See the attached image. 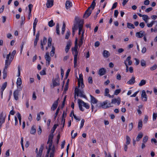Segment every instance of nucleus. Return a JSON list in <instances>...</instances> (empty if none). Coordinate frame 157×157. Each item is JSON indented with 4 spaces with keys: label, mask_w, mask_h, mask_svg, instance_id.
<instances>
[{
    "label": "nucleus",
    "mask_w": 157,
    "mask_h": 157,
    "mask_svg": "<svg viewBox=\"0 0 157 157\" xmlns=\"http://www.w3.org/2000/svg\"><path fill=\"white\" fill-rule=\"evenodd\" d=\"M97 106L104 109H106L108 107H112L111 105V103L108 100H106L102 102L98 103L97 104Z\"/></svg>",
    "instance_id": "nucleus-1"
},
{
    "label": "nucleus",
    "mask_w": 157,
    "mask_h": 157,
    "mask_svg": "<svg viewBox=\"0 0 157 157\" xmlns=\"http://www.w3.org/2000/svg\"><path fill=\"white\" fill-rule=\"evenodd\" d=\"M75 93L77 96H79L81 98H86V96L84 94V92L83 90H80L77 87H75Z\"/></svg>",
    "instance_id": "nucleus-2"
},
{
    "label": "nucleus",
    "mask_w": 157,
    "mask_h": 157,
    "mask_svg": "<svg viewBox=\"0 0 157 157\" xmlns=\"http://www.w3.org/2000/svg\"><path fill=\"white\" fill-rule=\"evenodd\" d=\"M92 7L90 6L89 7L87 10L85 11V13L83 16V17L85 18H86L91 14L92 10Z\"/></svg>",
    "instance_id": "nucleus-3"
},
{
    "label": "nucleus",
    "mask_w": 157,
    "mask_h": 157,
    "mask_svg": "<svg viewBox=\"0 0 157 157\" xmlns=\"http://www.w3.org/2000/svg\"><path fill=\"white\" fill-rule=\"evenodd\" d=\"M81 84V88H83L84 87V85L83 83V76L82 74H80L79 75V79L78 80V86L79 87L80 86Z\"/></svg>",
    "instance_id": "nucleus-4"
},
{
    "label": "nucleus",
    "mask_w": 157,
    "mask_h": 157,
    "mask_svg": "<svg viewBox=\"0 0 157 157\" xmlns=\"http://www.w3.org/2000/svg\"><path fill=\"white\" fill-rule=\"evenodd\" d=\"M45 58L46 60V65L48 66L50 65V62L51 60V58L49 56V53L48 52L46 53L45 55Z\"/></svg>",
    "instance_id": "nucleus-5"
},
{
    "label": "nucleus",
    "mask_w": 157,
    "mask_h": 157,
    "mask_svg": "<svg viewBox=\"0 0 157 157\" xmlns=\"http://www.w3.org/2000/svg\"><path fill=\"white\" fill-rule=\"evenodd\" d=\"M145 34V32L143 30H141L136 32V36L138 38H141L144 36Z\"/></svg>",
    "instance_id": "nucleus-6"
},
{
    "label": "nucleus",
    "mask_w": 157,
    "mask_h": 157,
    "mask_svg": "<svg viewBox=\"0 0 157 157\" xmlns=\"http://www.w3.org/2000/svg\"><path fill=\"white\" fill-rule=\"evenodd\" d=\"M83 22L82 21H80L78 25L79 31L78 35H80L81 34V32H84L82 30V28L83 26Z\"/></svg>",
    "instance_id": "nucleus-7"
},
{
    "label": "nucleus",
    "mask_w": 157,
    "mask_h": 157,
    "mask_svg": "<svg viewBox=\"0 0 157 157\" xmlns=\"http://www.w3.org/2000/svg\"><path fill=\"white\" fill-rule=\"evenodd\" d=\"M78 39L77 38H76L75 40V46L73 48H72V51L73 52H74L75 54H78V52L77 51V47H78Z\"/></svg>",
    "instance_id": "nucleus-8"
},
{
    "label": "nucleus",
    "mask_w": 157,
    "mask_h": 157,
    "mask_svg": "<svg viewBox=\"0 0 157 157\" xmlns=\"http://www.w3.org/2000/svg\"><path fill=\"white\" fill-rule=\"evenodd\" d=\"M7 85L6 82H4L2 85V86L0 89V94L1 96V98L2 99L3 98V92L5 89L6 88Z\"/></svg>",
    "instance_id": "nucleus-9"
},
{
    "label": "nucleus",
    "mask_w": 157,
    "mask_h": 157,
    "mask_svg": "<svg viewBox=\"0 0 157 157\" xmlns=\"http://www.w3.org/2000/svg\"><path fill=\"white\" fill-rule=\"evenodd\" d=\"M12 60V59H10V60H6L5 66L4 69L7 70V68L9 66Z\"/></svg>",
    "instance_id": "nucleus-10"
},
{
    "label": "nucleus",
    "mask_w": 157,
    "mask_h": 157,
    "mask_svg": "<svg viewBox=\"0 0 157 157\" xmlns=\"http://www.w3.org/2000/svg\"><path fill=\"white\" fill-rule=\"evenodd\" d=\"M54 0H47L46 4L47 8H49L52 6L53 5Z\"/></svg>",
    "instance_id": "nucleus-11"
},
{
    "label": "nucleus",
    "mask_w": 157,
    "mask_h": 157,
    "mask_svg": "<svg viewBox=\"0 0 157 157\" xmlns=\"http://www.w3.org/2000/svg\"><path fill=\"white\" fill-rule=\"evenodd\" d=\"M141 98L142 99L144 98L143 100L144 101H146L147 100V96L146 94L145 91L144 90H143L142 91Z\"/></svg>",
    "instance_id": "nucleus-12"
},
{
    "label": "nucleus",
    "mask_w": 157,
    "mask_h": 157,
    "mask_svg": "<svg viewBox=\"0 0 157 157\" xmlns=\"http://www.w3.org/2000/svg\"><path fill=\"white\" fill-rule=\"evenodd\" d=\"M72 6V3L69 0H67L65 3V8L68 10Z\"/></svg>",
    "instance_id": "nucleus-13"
},
{
    "label": "nucleus",
    "mask_w": 157,
    "mask_h": 157,
    "mask_svg": "<svg viewBox=\"0 0 157 157\" xmlns=\"http://www.w3.org/2000/svg\"><path fill=\"white\" fill-rule=\"evenodd\" d=\"M71 45V43L70 41H67L65 51L66 53H67L70 48Z\"/></svg>",
    "instance_id": "nucleus-14"
},
{
    "label": "nucleus",
    "mask_w": 157,
    "mask_h": 157,
    "mask_svg": "<svg viewBox=\"0 0 157 157\" xmlns=\"http://www.w3.org/2000/svg\"><path fill=\"white\" fill-rule=\"evenodd\" d=\"M78 101H79V102L81 103L82 105L85 107L87 109H89L90 108V105L88 103L85 102L84 101H82V100L78 99Z\"/></svg>",
    "instance_id": "nucleus-15"
},
{
    "label": "nucleus",
    "mask_w": 157,
    "mask_h": 157,
    "mask_svg": "<svg viewBox=\"0 0 157 157\" xmlns=\"http://www.w3.org/2000/svg\"><path fill=\"white\" fill-rule=\"evenodd\" d=\"M59 99L58 98L56 101H55L53 104L52 106L51 107V109L52 110H54L57 107L58 103V101Z\"/></svg>",
    "instance_id": "nucleus-16"
},
{
    "label": "nucleus",
    "mask_w": 157,
    "mask_h": 157,
    "mask_svg": "<svg viewBox=\"0 0 157 157\" xmlns=\"http://www.w3.org/2000/svg\"><path fill=\"white\" fill-rule=\"evenodd\" d=\"M106 70L104 68L100 69L98 71V74L100 76H102L105 74Z\"/></svg>",
    "instance_id": "nucleus-17"
},
{
    "label": "nucleus",
    "mask_w": 157,
    "mask_h": 157,
    "mask_svg": "<svg viewBox=\"0 0 157 157\" xmlns=\"http://www.w3.org/2000/svg\"><path fill=\"white\" fill-rule=\"evenodd\" d=\"M121 102V100L120 98H114L112 99L111 103L113 104H115L117 103L118 105H119Z\"/></svg>",
    "instance_id": "nucleus-18"
},
{
    "label": "nucleus",
    "mask_w": 157,
    "mask_h": 157,
    "mask_svg": "<svg viewBox=\"0 0 157 157\" xmlns=\"http://www.w3.org/2000/svg\"><path fill=\"white\" fill-rule=\"evenodd\" d=\"M72 54L74 55V67H75L77 66V56L78 54H75L74 52H72Z\"/></svg>",
    "instance_id": "nucleus-19"
},
{
    "label": "nucleus",
    "mask_w": 157,
    "mask_h": 157,
    "mask_svg": "<svg viewBox=\"0 0 157 157\" xmlns=\"http://www.w3.org/2000/svg\"><path fill=\"white\" fill-rule=\"evenodd\" d=\"M38 20L37 18H36L34 20V22L33 24V35H35L36 32V28Z\"/></svg>",
    "instance_id": "nucleus-20"
},
{
    "label": "nucleus",
    "mask_w": 157,
    "mask_h": 157,
    "mask_svg": "<svg viewBox=\"0 0 157 157\" xmlns=\"http://www.w3.org/2000/svg\"><path fill=\"white\" fill-rule=\"evenodd\" d=\"M135 78L134 76H133L130 79L129 81L127 82V83L128 84L132 85L135 82Z\"/></svg>",
    "instance_id": "nucleus-21"
},
{
    "label": "nucleus",
    "mask_w": 157,
    "mask_h": 157,
    "mask_svg": "<svg viewBox=\"0 0 157 157\" xmlns=\"http://www.w3.org/2000/svg\"><path fill=\"white\" fill-rule=\"evenodd\" d=\"M66 113H65V111L63 112L62 115V123H63V128H64L65 120V118L66 116Z\"/></svg>",
    "instance_id": "nucleus-22"
},
{
    "label": "nucleus",
    "mask_w": 157,
    "mask_h": 157,
    "mask_svg": "<svg viewBox=\"0 0 157 157\" xmlns=\"http://www.w3.org/2000/svg\"><path fill=\"white\" fill-rule=\"evenodd\" d=\"M102 54L103 57L105 58H108L110 56L109 52L106 50L103 51Z\"/></svg>",
    "instance_id": "nucleus-23"
},
{
    "label": "nucleus",
    "mask_w": 157,
    "mask_h": 157,
    "mask_svg": "<svg viewBox=\"0 0 157 157\" xmlns=\"http://www.w3.org/2000/svg\"><path fill=\"white\" fill-rule=\"evenodd\" d=\"M90 97L91 103L93 104H96L97 103L98 100L91 95H90Z\"/></svg>",
    "instance_id": "nucleus-24"
},
{
    "label": "nucleus",
    "mask_w": 157,
    "mask_h": 157,
    "mask_svg": "<svg viewBox=\"0 0 157 157\" xmlns=\"http://www.w3.org/2000/svg\"><path fill=\"white\" fill-rule=\"evenodd\" d=\"M19 92L18 90H15L13 92V96L15 99L17 100L18 99Z\"/></svg>",
    "instance_id": "nucleus-25"
},
{
    "label": "nucleus",
    "mask_w": 157,
    "mask_h": 157,
    "mask_svg": "<svg viewBox=\"0 0 157 157\" xmlns=\"http://www.w3.org/2000/svg\"><path fill=\"white\" fill-rule=\"evenodd\" d=\"M51 151L50 153V157H54V155L55 153V148L54 146H53L52 148H51Z\"/></svg>",
    "instance_id": "nucleus-26"
},
{
    "label": "nucleus",
    "mask_w": 157,
    "mask_h": 157,
    "mask_svg": "<svg viewBox=\"0 0 157 157\" xmlns=\"http://www.w3.org/2000/svg\"><path fill=\"white\" fill-rule=\"evenodd\" d=\"M143 135L142 132L140 133L136 137V141H139L140 140V139L142 137Z\"/></svg>",
    "instance_id": "nucleus-27"
},
{
    "label": "nucleus",
    "mask_w": 157,
    "mask_h": 157,
    "mask_svg": "<svg viewBox=\"0 0 157 157\" xmlns=\"http://www.w3.org/2000/svg\"><path fill=\"white\" fill-rule=\"evenodd\" d=\"M142 126V121L141 120H139L138 122V130H140L141 129Z\"/></svg>",
    "instance_id": "nucleus-28"
},
{
    "label": "nucleus",
    "mask_w": 157,
    "mask_h": 157,
    "mask_svg": "<svg viewBox=\"0 0 157 157\" xmlns=\"http://www.w3.org/2000/svg\"><path fill=\"white\" fill-rule=\"evenodd\" d=\"M55 51V48L53 46H52V50L50 52V55L52 57L53 56Z\"/></svg>",
    "instance_id": "nucleus-29"
},
{
    "label": "nucleus",
    "mask_w": 157,
    "mask_h": 157,
    "mask_svg": "<svg viewBox=\"0 0 157 157\" xmlns=\"http://www.w3.org/2000/svg\"><path fill=\"white\" fill-rule=\"evenodd\" d=\"M49 144V148L47 151L48 153H49L50 151L51 150V148H52V140H50L48 143Z\"/></svg>",
    "instance_id": "nucleus-30"
},
{
    "label": "nucleus",
    "mask_w": 157,
    "mask_h": 157,
    "mask_svg": "<svg viewBox=\"0 0 157 157\" xmlns=\"http://www.w3.org/2000/svg\"><path fill=\"white\" fill-rule=\"evenodd\" d=\"M17 86H20L22 84V81L21 78H17L16 82Z\"/></svg>",
    "instance_id": "nucleus-31"
},
{
    "label": "nucleus",
    "mask_w": 157,
    "mask_h": 157,
    "mask_svg": "<svg viewBox=\"0 0 157 157\" xmlns=\"http://www.w3.org/2000/svg\"><path fill=\"white\" fill-rule=\"evenodd\" d=\"M36 132V129L35 127L34 126H33L31 128L30 132L31 134H34Z\"/></svg>",
    "instance_id": "nucleus-32"
},
{
    "label": "nucleus",
    "mask_w": 157,
    "mask_h": 157,
    "mask_svg": "<svg viewBox=\"0 0 157 157\" xmlns=\"http://www.w3.org/2000/svg\"><path fill=\"white\" fill-rule=\"evenodd\" d=\"M47 42V38L44 37L43 38V40H41L40 42V45H43V46L45 45Z\"/></svg>",
    "instance_id": "nucleus-33"
},
{
    "label": "nucleus",
    "mask_w": 157,
    "mask_h": 157,
    "mask_svg": "<svg viewBox=\"0 0 157 157\" xmlns=\"http://www.w3.org/2000/svg\"><path fill=\"white\" fill-rule=\"evenodd\" d=\"M146 83V81L144 79H142L141 80L140 83L139 84V86H142Z\"/></svg>",
    "instance_id": "nucleus-34"
},
{
    "label": "nucleus",
    "mask_w": 157,
    "mask_h": 157,
    "mask_svg": "<svg viewBox=\"0 0 157 157\" xmlns=\"http://www.w3.org/2000/svg\"><path fill=\"white\" fill-rule=\"evenodd\" d=\"M127 27L129 29H131L135 28V27L134 25L131 23L128 22L127 23Z\"/></svg>",
    "instance_id": "nucleus-35"
},
{
    "label": "nucleus",
    "mask_w": 157,
    "mask_h": 157,
    "mask_svg": "<svg viewBox=\"0 0 157 157\" xmlns=\"http://www.w3.org/2000/svg\"><path fill=\"white\" fill-rule=\"evenodd\" d=\"M53 133H52V132L50 133L49 136L48 140V141L47 143V144H48V143L50 140H52V139L53 138V136H54Z\"/></svg>",
    "instance_id": "nucleus-36"
},
{
    "label": "nucleus",
    "mask_w": 157,
    "mask_h": 157,
    "mask_svg": "<svg viewBox=\"0 0 157 157\" xmlns=\"http://www.w3.org/2000/svg\"><path fill=\"white\" fill-rule=\"evenodd\" d=\"M7 70L3 69V78L5 79L7 77Z\"/></svg>",
    "instance_id": "nucleus-37"
},
{
    "label": "nucleus",
    "mask_w": 157,
    "mask_h": 157,
    "mask_svg": "<svg viewBox=\"0 0 157 157\" xmlns=\"http://www.w3.org/2000/svg\"><path fill=\"white\" fill-rule=\"evenodd\" d=\"M126 144L128 145L131 142V139L129 136H126Z\"/></svg>",
    "instance_id": "nucleus-38"
},
{
    "label": "nucleus",
    "mask_w": 157,
    "mask_h": 157,
    "mask_svg": "<svg viewBox=\"0 0 157 157\" xmlns=\"http://www.w3.org/2000/svg\"><path fill=\"white\" fill-rule=\"evenodd\" d=\"M55 23L53 22V20H51L48 22V25L50 27H52L54 26Z\"/></svg>",
    "instance_id": "nucleus-39"
},
{
    "label": "nucleus",
    "mask_w": 157,
    "mask_h": 157,
    "mask_svg": "<svg viewBox=\"0 0 157 157\" xmlns=\"http://www.w3.org/2000/svg\"><path fill=\"white\" fill-rule=\"evenodd\" d=\"M56 33L58 35L59 34V24L58 23L56 24Z\"/></svg>",
    "instance_id": "nucleus-40"
},
{
    "label": "nucleus",
    "mask_w": 157,
    "mask_h": 157,
    "mask_svg": "<svg viewBox=\"0 0 157 157\" xmlns=\"http://www.w3.org/2000/svg\"><path fill=\"white\" fill-rule=\"evenodd\" d=\"M66 25L64 22H63V25L62 28V33L63 34L65 30Z\"/></svg>",
    "instance_id": "nucleus-41"
},
{
    "label": "nucleus",
    "mask_w": 157,
    "mask_h": 157,
    "mask_svg": "<svg viewBox=\"0 0 157 157\" xmlns=\"http://www.w3.org/2000/svg\"><path fill=\"white\" fill-rule=\"evenodd\" d=\"M53 86L55 87L59 86V81L57 82L55 80H54L53 81Z\"/></svg>",
    "instance_id": "nucleus-42"
},
{
    "label": "nucleus",
    "mask_w": 157,
    "mask_h": 157,
    "mask_svg": "<svg viewBox=\"0 0 157 157\" xmlns=\"http://www.w3.org/2000/svg\"><path fill=\"white\" fill-rule=\"evenodd\" d=\"M52 42V38L51 37L48 38V47H50L51 46Z\"/></svg>",
    "instance_id": "nucleus-43"
},
{
    "label": "nucleus",
    "mask_w": 157,
    "mask_h": 157,
    "mask_svg": "<svg viewBox=\"0 0 157 157\" xmlns=\"http://www.w3.org/2000/svg\"><path fill=\"white\" fill-rule=\"evenodd\" d=\"M78 102L80 110L82 111H84V109L82 107V104L79 101H78Z\"/></svg>",
    "instance_id": "nucleus-44"
},
{
    "label": "nucleus",
    "mask_w": 157,
    "mask_h": 157,
    "mask_svg": "<svg viewBox=\"0 0 157 157\" xmlns=\"http://www.w3.org/2000/svg\"><path fill=\"white\" fill-rule=\"evenodd\" d=\"M58 125V124H55L53 126L52 129L51 130V132L54 133L56 129L57 126Z\"/></svg>",
    "instance_id": "nucleus-45"
},
{
    "label": "nucleus",
    "mask_w": 157,
    "mask_h": 157,
    "mask_svg": "<svg viewBox=\"0 0 157 157\" xmlns=\"http://www.w3.org/2000/svg\"><path fill=\"white\" fill-rule=\"evenodd\" d=\"M17 117H18V119L19 121V123L20 124H21V114L19 113H17Z\"/></svg>",
    "instance_id": "nucleus-46"
},
{
    "label": "nucleus",
    "mask_w": 157,
    "mask_h": 157,
    "mask_svg": "<svg viewBox=\"0 0 157 157\" xmlns=\"http://www.w3.org/2000/svg\"><path fill=\"white\" fill-rule=\"evenodd\" d=\"M148 140V137L147 136H145L143 138V143H146Z\"/></svg>",
    "instance_id": "nucleus-47"
},
{
    "label": "nucleus",
    "mask_w": 157,
    "mask_h": 157,
    "mask_svg": "<svg viewBox=\"0 0 157 157\" xmlns=\"http://www.w3.org/2000/svg\"><path fill=\"white\" fill-rule=\"evenodd\" d=\"M16 51L15 50H13L12 52L11 55L10 56V59H13L14 57V56L16 54Z\"/></svg>",
    "instance_id": "nucleus-48"
},
{
    "label": "nucleus",
    "mask_w": 157,
    "mask_h": 157,
    "mask_svg": "<svg viewBox=\"0 0 157 157\" xmlns=\"http://www.w3.org/2000/svg\"><path fill=\"white\" fill-rule=\"evenodd\" d=\"M155 21H152L149 24L148 23L147 24V26L148 27H151L155 23Z\"/></svg>",
    "instance_id": "nucleus-49"
},
{
    "label": "nucleus",
    "mask_w": 157,
    "mask_h": 157,
    "mask_svg": "<svg viewBox=\"0 0 157 157\" xmlns=\"http://www.w3.org/2000/svg\"><path fill=\"white\" fill-rule=\"evenodd\" d=\"M70 35V32L69 31H67L65 35V38L68 39Z\"/></svg>",
    "instance_id": "nucleus-50"
},
{
    "label": "nucleus",
    "mask_w": 157,
    "mask_h": 157,
    "mask_svg": "<svg viewBox=\"0 0 157 157\" xmlns=\"http://www.w3.org/2000/svg\"><path fill=\"white\" fill-rule=\"evenodd\" d=\"M143 19L144 21H145V20H148L149 19V18L147 15H143Z\"/></svg>",
    "instance_id": "nucleus-51"
},
{
    "label": "nucleus",
    "mask_w": 157,
    "mask_h": 157,
    "mask_svg": "<svg viewBox=\"0 0 157 157\" xmlns=\"http://www.w3.org/2000/svg\"><path fill=\"white\" fill-rule=\"evenodd\" d=\"M46 69H44L43 70L41 71L40 73V74L41 75H44L46 74Z\"/></svg>",
    "instance_id": "nucleus-52"
},
{
    "label": "nucleus",
    "mask_w": 157,
    "mask_h": 157,
    "mask_svg": "<svg viewBox=\"0 0 157 157\" xmlns=\"http://www.w3.org/2000/svg\"><path fill=\"white\" fill-rule=\"evenodd\" d=\"M96 0H93V1L92 2L91 5H90L91 7H92V10H93L94 9L96 5V3L95 2V1Z\"/></svg>",
    "instance_id": "nucleus-53"
},
{
    "label": "nucleus",
    "mask_w": 157,
    "mask_h": 157,
    "mask_svg": "<svg viewBox=\"0 0 157 157\" xmlns=\"http://www.w3.org/2000/svg\"><path fill=\"white\" fill-rule=\"evenodd\" d=\"M60 109L59 107H58V109H57L56 111L55 114L54 115V119H56V117H57L58 113H59Z\"/></svg>",
    "instance_id": "nucleus-54"
},
{
    "label": "nucleus",
    "mask_w": 157,
    "mask_h": 157,
    "mask_svg": "<svg viewBox=\"0 0 157 157\" xmlns=\"http://www.w3.org/2000/svg\"><path fill=\"white\" fill-rule=\"evenodd\" d=\"M88 82L90 84H92L93 83V80L92 79V77L91 76H90L88 77Z\"/></svg>",
    "instance_id": "nucleus-55"
},
{
    "label": "nucleus",
    "mask_w": 157,
    "mask_h": 157,
    "mask_svg": "<svg viewBox=\"0 0 157 157\" xmlns=\"http://www.w3.org/2000/svg\"><path fill=\"white\" fill-rule=\"evenodd\" d=\"M141 65L142 67H145L146 64L145 61L143 59L141 61Z\"/></svg>",
    "instance_id": "nucleus-56"
},
{
    "label": "nucleus",
    "mask_w": 157,
    "mask_h": 157,
    "mask_svg": "<svg viewBox=\"0 0 157 157\" xmlns=\"http://www.w3.org/2000/svg\"><path fill=\"white\" fill-rule=\"evenodd\" d=\"M121 91L120 89H117L115 90L114 92V94L117 95Z\"/></svg>",
    "instance_id": "nucleus-57"
},
{
    "label": "nucleus",
    "mask_w": 157,
    "mask_h": 157,
    "mask_svg": "<svg viewBox=\"0 0 157 157\" xmlns=\"http://www.w3.org/2000/svg\"><path fill=\"white\" fill-rule=\"evenodd\" d=\"M40 36V32L39 31H38L37 34H36V38L35 40H39V36Z\"/></svg>",
    "instance_id": "nucleus-58"
},
{
    "label": "nucleus",
    "mask_w": 157,
    "mask_h": 157,
    "mask_svg": "<svg viewBox=\"0 0 157 157\" xmlns=\"http://www.w3.org/2000/svg\"><path fill=\"white\" fill-rule=\"evenodd\" d=\"M71 71V69L69 68L68 69L67 72L66 73V75H65V79H66L67 78L68 76L69 73H70V71Z\"/></svg>",
    "instance_id": "nucleus-59"
},
{
    "label": "nucleus",
    "mask_w": 157,
    "mask_h": 157,
    "mask_svg": "<svg viewBox=\"0 0 157 157\" xmlns=\"http://www.w3.org/2000/svg\"><path fill=\"white\" fill-rule=\"evenodd\" d=\"M157 68V65L156 64H154L153 66L150 67V70L151 71H153L156 69Z\"/></svg>",
    "instance_id": "nucleus-60"
},
{
    "label": "nucleus",
    "mask_w": 157,
    "mask_h": 157,
    "mask_svg": "<svg viewBox=\"0 0 157 157\" xmlns=\"http://www.w3.org/2000/svg\"><path fill=\"white\" fill-rule=\"evenodd\" d=\"M109 90L108 88H106L105 89V96H107L108 95V94H109Z\"/></svg>",
    "instance_id": "nucleus-61"
},
{
    "label": "nucleus",
    "mask_w": 157,
    "mask_h": 157,
    "mask_svg": "<svg viewBox=\"0 0 157 157\" xmlns=\"http://www.w3.org/2000/svg\"><path fill=\"white\" fill-rule=\"evenodd\" d=\"M85 122V121L84 119H82L81 121V124L80 126V128L81 129L83 127L84 124V123Z\"/></svg>",
    "instance_id": "nucleus-62"
},
{
    "label": "nucleus",
    "mask_w": 157,
    "mask_h": 157,
    "mask_svg": "<svg viewBox=\"0 0 157 157\" xmlns=\"http://www.w3.org/2000/svg\"><path fill=\"white\" fill-rule=\"evenodd\" d=\"M44 144H41L40 146V148L39 151H40V152H42L43 149H44Z\"/></svg>",
    "instance_id": "nucleus-63"
},
{
    "label": "nucleus",
    "mask_w": 157,
    "mask_h": 157,
    "mask_svg": "<svg viewBox=\"0 0 157 157\" xmlns=\"http://www.w3.org/2000/svg\"><path fill=\"white\" fill-rule=\"evenodd\" d=\"M117 2H115L114 3V4H113V5L112 6V7L111 8V10H112L115 8L117 7Z\"/></svg>",
    "instance_id": "nucleus-64"
}]
</instances>
